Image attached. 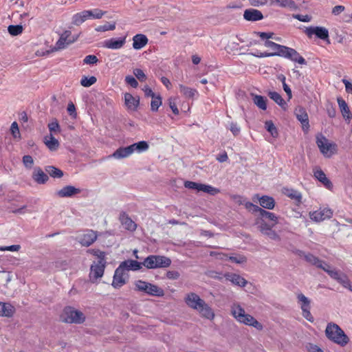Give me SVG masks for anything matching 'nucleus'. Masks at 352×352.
I'll return each mask as SVG.
<instances>
[{
    "instance_id": "f257e3e1",
    "label": "nucleus",
    "mask_w": 352,
    "mask_h": 352,
    "mask_svg": "<svg viewBox=\"0 0 352 352\" xmlns=\"http://www.w3.org/2000/svg\"><path fill=\"white\" fill-rule=\"evenodd\" d=\"M184 301L189 307L197 311L201 317L210 320L214 319L215 315L212 309L197 294H188Z\"/></svg>"
},
{
    "instance_id": "f03ea898",
    "label": "nucleus",
    "mask_w": 352,
    "mask_h": 352,
    "mask_svg": "<svg viewBox=\"0 0 352 352\" xmlns=\"http://www.w3.org/2000/svg\"><path fill=\"white\" fill-rule=\"evenodd\" d=\"M231 314L236 321L241 324L253 327L259 331L263 329V324L252 316L246 314L245 309L237 302H234L232 305Z\"/></svg>"
},
{
    "instance_id": "7ed1b4c3",
    "label": "nucleus",
    "mask_w": 352,
    "mask_h": 352,
    "mask_svg": "<svg viewBox=\"0 0 352 352\" xmlns=\"http://www.w3.org/2000/svg\"><path fill=\"white\" fill-rule=\"evenodd\" d=\"M325 335L329 340L340 346H346L349 342V338L344 331L337 324L333 322L327 324Z\"/></svg>"
},
{
    "instance_id": "20e7f679",
    "label": "nucleus",
    "mask_w": 352,
    "mask_h": 352,
    "mask_svg": "<svg viewBox=\"0 0 352 352\" xmlns=\"http://www.w3.org/2000/svg\"><path fill=\"white\" fill-rule=\"evenodd\" d=\"M63 322L70 324H81L85 320L84 314L74 307H66L60 316Z\"/></svg>"
},
{
    "instance_id": "39448f33",
    "label": "nucleus",
    "mask_w": 352,
    "mask_h": 352,
    "mask_svg": "<svg viewBox=\"0 0 352 352\" xmlns=\"http://www.w3.org/2000/svg\"><path fill=\"white\" fill-rule=\"evenodd\" d=\"M142 264L147 269L164 268L171 265V260L165 256L149 255L144 258Z\"/></svg>"
},
{
    "instance_id": "423d86ee",
    "label": "nucleus",
    "mask_w": 352,
    "mask_h": 352,
    "mask_svg": "<svg viewBox=\"0 0 352 352\" xmlns=\"http://www.w3.org/2000/svg\"><path fill=\"white\" fill-rule=\"evenodd\" d=\"M316 144L321 153L327 158L332 157L338 151V146L334 142H330L322 135L316 137Z\"/></svg>"
},
{
    "instance_id": "0eeeda50",
    "label": "nucleus",
    "mask_w": 352,
    "mask_h": 352,
    "mask_svg": "<svg viewBox=\"0 0 352 352\" xmlns=\"http://www.w3.org/2000/svg\"><path fill=\"white\" fill-rule=\"evenodd\" d=\"M135 285L137 290L144 292L153 296L162 297L164 295V292L162 288L146 281L138 280L135 283Z\"/></svg>"
},
{
    "instance_id": "6e6552de",
    "label": "nucleus",
    "mask_w": 352,
    "mask_h": 352,
    "mask_svg": "<svg viewBox=\"0 0 352 352\" xmlns=\"http://www.w3.org/2000/svg\"><path fill=\"white\" fill-rule=\"evenodd\" d=\"M305 33L309 38H311L313 35H316L317 38L326 41L328 44L330 43L329 38V31L324 27L310 26L306 28L305 30Z\"/></svg>"
},
{
    "instance_id": "1a4fd4ad",
    "label": "nucleus",
    "mask_w": 352,
    "mask_h": 352,
    "mask_svg": "<svg viewBox=\"0 0 352 352\" xmlns=\"http://www.w3.org/2000/svg\"><path fill=\"white\" fill-rule=\"evenodd\" d=\"M327 273L331 278L337 280L344 288L348 289L351 292L352 291L351 281L345 274L342 273L331 267H329V270H327Z\"/></svg>"
},
{
    "instance_id": "9d476101",
    "label": "nucleus",
    "mask_w": 352,
    "mask_h": 352,
    "mask_svg": "<svg viewBox=\"0 0 352 352\" xmlns=\"http://www.w3.org/2000/svg\"><path fill=\"white\" fill-rule=\"evenodd\" d=\"M297 299L302 309L303 317L309 322H314V317L310 312L311 300L302 293L297 294Z\"/></svg>"
},
{
    "instance_id": "9b49d317",
    "label": "nucleus",
    "mask_w": 352,
    "mask_h": 352,
    "mask_svg": "<svg viewBox=\"0 0 352 352\" xmlns=\"http://www.w3.org/2000/svg\"><path fill=\"white\" fill-rule=\"evenodd\" d=\"M279 54H280L281 57L289 59L294 63H298L300 65L307 64L305 59L295 49L285 46L283 50Z\"/></svg>"
},
{
    "instance_id": "f8f14e48",
    "label": "nucleus",
    "mask_w": 352,
    "mask_h": 352,
    "mask_svg": "<svg viewBox=\"0 0 352 352\" xmlns=\"http://www.w3.org/2000/svg\"><path fill=\"white\" fill-rule=\"evenodd\" d=\"M78 39V36H72V32L69 30L63 32L59 37V39L56 43V50H63L68 45L74 43Z\"/></svg>"
},
{
    "instance_id": "ddd939ff",
    "label": "nucleus",
    "mask_w": 352,
    "mask_h": 352,
    "mask_svg": "<svg viewBox=\"0 0 352 352\" xmlns=\"http://www.w3.org/2000/svg\"><path fill=\"white\" fill-rule=\"evenodd\" d=\"M106 263H94L90 267L89 279L94 283L97 279L101 278L104 272Z\"/></svg>"
},
{
    "instance_id": "4468645a",
    "label": "nucleus",
    "mask_w": 352,
    "mask_h": 352,
    "mask_svg": "<svg viewBox=\"0 0 352 352\" xmlns=\"http://www.w3.org/2000/svg\"><path fill=\"white\" fill-rule=\"evenodd\" d=\"M333 215V212L329 208H320L318 210H315L309 212L310 219L316 222H320L327 219H330Z\"/></svg>"
},
{
    "instance_id": "2eb2a0df",
    "label": "nucleus",
    "mask_w": 352,
    "mask_h": 352,
    "mask_svg": "<svg viewBox=\"0 0 352 352\" xmlns=\"http://www.w3.org/2000/svg\"><path fill=\"white\" fill-rule=\"evenodd\" d=\"M126 41V36L119 38H111L104 41L102 47L110 50H120L124 47Z\"/></svg>"
},
{
    "instance_id": "dca6fc26",
    "label": "nucleus",
    "mask_w": 352,
    "mask_h": 352,
    "mask_svg": "<svg viewBox=\"0 0 352 352\" xmlns=\"http://www.w3.org/2000/svg\"><path fill=\"white\" fill-rule=\"evenodd\" d=\"M253 201H258L260 206L267 210H272L275 206V200L272 197L255 194L252 197Z\"/></svg>"
},
{
    "instance_id": "f3484780",
    "label": "nucleus",
    "mask_w": 352,
    "mask_h": 352,
    "mask_svg": "<svg viewBox=\"0 0 352 352\" xmlns=\"http://www.w3.org/2000/svg\"><path fill=\"white\" fill-rule=\"evenodd\" d=\"M97 238L98 234L96 232L92 230H87L81 235L79 242L82 246L89 247L96 241Z\"/></svg>"
},
{
    "instance_id": "a211bd4d",
    "label": "nucleus",
    "mask_w": 352,
    "mask_h": 352,
    "mask_svg": "<svg viewBox=\"0 0 352 352\" xmlns=\"http://www.w3.org/2000/svg\"><path fill=\"white\" fill-rule=\"evenodd\" d=\"M313 172L314 177L321 182L326 188L329 190H331L333 188L332 182L329 179L320 168L315 167Z\"/></svg>"
},
{
    "instance_id": "6ab92c4d",
    "label": "nucleus",
    "mask_w": 352,
    "mask_h": 352,
    "mask_svg": "<svg viewBox=\"0 0 352 352\" xmlns=\"http://www.w3.org/2000/svg\"><path fill=\"white\" fill-rule=\"evenodd\" d=\"M274 226L269 225L267 223L262 221L258 226L260 232L268 236L270 239L274 241H279V235L272 229Z\"/></svg>"
},
{
    "instance_id": "aec40b11",
    "label": "nucleus",
    "mask_w": 352,
    "mask_h": 352,
    "mask_svg": "<svg viewBox=\"0 0 352 352\" xmlns=\"http://www.w3.org/2000/svg\"><path fill=\"white\" fill-rule=\"evenodd\" d=\"M295 114L298 120L301 123L303 131L307 132L309 129V117L303 108L296 109Z\"/></svg>"
},
{
    "instance_id": "412c9836",
    "label": "nucleus",
    "mask_w": 352,
    "mask_h": 352,
    "mask_svg": "<svg viewBox=\"0 0 352 352\" xmlns=\"http://www.w3.org/2000/svg\"><path fill=\"white\" fill-rule=\"evenodd\" d=\"M119 220L124 229L134 232L137 228V224L129 217V215L122 212L120 214Z\"/></svg>"
},
{
    "instance_id": "4be33fe9",
    "label": "nucleus",
    "mask_w": 352,
    "mask_h": 352,
    "mask_svg": "<svg viewBox=\"0 0 352 352\" xmlns=\"http://www.w3.org/2000/svg\"><path fill=\"white\" fill-rule=\"evenodd\" d=\"M126 283V280L124 278V272L121 268V267L118 266V267L115 270L112 286L114 288H120L123 286Z\"/></svg>"
},
{
    "instance_id": "5701e85b",
    "label": "nucleus",
    "mask_w": 352,
    "mask_h": 352,
    "mask_svg": "<svg viewBox=\"0 0 352 352\" xmlns=\"http://www.w3.org/2000/svg\"><path fill=\"white\" fill-rule=\"evenodd\" d=\"M81 192L80 188L73 186H66L56 192V195L59 197H72Z\"/></svg>"
},
{
    "instance_id": "b1692460",
    "label": "nucleus",
    "mask_w": 352,
    "mask_h": 352,
    "mask_svg": "<svg viewBox=\"0 0 352 352\" xmlns=\"http://www.w3.org/2000/svg\"><path fill=\"white\" fill-rule=\"evenodd\" d=\"M305 259L309 263L316 265L317 267L323 270L324 272H327L331 267L328 263L320 260L318 258L311 254L305 255Z\"/></svg>"
},
{
    "instance_id": "393cba45",
    "label": "nucleus",
    "mask_w": 352,
    "mask_h": 352,
    "mask_svg": "<svg viewBox=\"0 0 352 352\" xmlns=\"http://www.w3.org/2000/svg\"><path fill=\"white\" fill-rule=\"evenodd\" d=\"M243 17L248 21H257L263 19L262 12L256 9H246L243 13Z\"/></svg>"
},
{
    "instance_id": "a878e982",
    "label": "nucleus",
    "mask_w": 352,
    "mask_h": 352,
    "mask_svg": "<svg viewBox=\"0 0 352 352\" xmlns=\"http://www.w3.org/2000/svg\"><path fill=\"white\" fill-rule=\"evenodd\" d=\"M179 92L186 99L194 100L199 96V92L196 89H193L182 84H179Z\"/></svg>"
},
{
    "instance_id": "bb28decb",
    "label": "nucleus",
    "mask_w": 352,
    "mask_h": 352,
    "mask_svg": "<svg viewBox=\"0 0 352 352\" xmlns=\"http://www.w3.org/2000/svg\"><path fill=\"white\" fill-rule=\"evenodd\" d=\"M133 47L134 50H139L146 46L148 39L145 34H137L133 37Z\"/></svg>"
},
{
    "instance_id": "cd10ccee",
    "label": "nucleus",
    "mask_w": 352,
    "mask_h": 352,
    "mask_svg": "<svg viewBox=\"0 0 352 352\" xmlns=\"http://www.w3.org/2000/svg\"><path fill=\"white\" fill-rule=\"evenodd\" d=\"M142 263H140L135 260L129 259L122 262L119 266L121 267V268L124 272L125 270L138 271L142 268Z\"/></svg>"
},
{
    "instance_id": "c85d7f7f",
    "label": "nucleus",
    "mask_w": 352,
    "mask_h": 352,
    "mask_svg": "<svg viewBox=\"0 0 352 352\" xmlns=\"http://www.w3.org/2000/svg\"><path fill=\"white\" fill-rule=\"evenodd\" d=\"M224 276L226 280L230 281L233 285L241 287H244L248 283V281L244 278L236 274L228 273Z\"/></svg>"
},
{
    "instance_id": "c756f323",
    "label": "nucleus",
    "mask_w": 352,
    "mask_h": 352,
    "mask_svg": "<svg viewBox=\"0 0 352 352\" xmlns=\"http://www.w3.org/2000/svg\"><path fill=\"white\" fill-rule=\"evenodd\" d=\"M32 179L38 184H44L48 181V175L39 168L36 167L32 173Z\"/></svg>"
},
{
    "instance_id": "7c9ffc66",
    "label": "nucleus",
    "mask_w": 352,
    "mask_h": 352,
    "mask_svg": "<svg viewBox=\"0 0 352 352\" xmlns=\"http://www.w3.org/2000/svg\"><path fill=\"white\" fill-rule=\"evenodd\" d=\"M124 98V104L129 109L133 111L137 109L140 103V99L138 97H134L132 94L126 93Z\"/></svg>"
},
{
    "instance_id": "2f4dec72",
    "label": "nucleus",
    "mask_w": 352,
    "mask_h": 352,
    "mask_svg": "<svg viewBox=\"0 0 352 352\" xmlns=\"http://www.w3.org/2000/svg\"><path fill=\"white\" fill-rule=\"evenodd\" d=\"M127 147L132 155L135 152L140 153L147 151L148 148V144L146 141H140L129 145Z\"/></svg>"
},
{
    "instance_id": "473e14b6",
    "label": "nucleus",
    "mask_w": 352,
    "mask_h": 352,
    "mask_svg": "<svg viewBox=\"0 0 352 352\" xmlns=\"http://www.w3.org/2000/svg\"><path fill=\"white\" fill-rule=\"evenodd\" d=\"M14 311L15 309L11 304L0 302V316L12 317Z\"/></svg>"
},
{
    "instance_id": "72a5a7b5",
    "label": "nucleus",
    "mask_w": 352,
    "mask_h": 352,
    "mask_svg": "<svg viewBox=\"0 0 352 352\" xmlns=\"http://www.w3.org/2000/svg\"><path fill=\"white\" fill-rule=\"evenodd\" d=\"M337 101H338V104L339 105L340 111H341L342 115L344 117V118L346 120H351L352 118V115H351L350 109L348 107L347 103L345 102L344 100H343L341 98H338Z\"/></svg>"
},
{
    "instance_id": "f704fd0d",
    "label": "nucleus",
    "mask_w": 352,
    "mask_h": 352,
    "mask_svg": "<svg viewBox=\"0 0 352 352\" xmlns=\"http://www.w3.org/2000/svg\"><path fill=\"white\" fill-rule=\"evenodd\" d=\"M131 153L127 146L126 147H120L116 149L113 154L108 156V158H114L116 160H120L123 158L128 157L131 155Z\"/></svg>"
},
{
    "instance_id": "c9c22d12",
    "label": "nucleus",
    "mask_w": 352,
    "mask_h": 352,
    "mask_svg": "<svg viewBox=\"0 0 352 352\" xmlns=\"http://www.w3.org/2000/svg\"><path fill=\"white\" fill-rule=\"evenodd\" d=\"M44 143L52 151H56L59 147V142L53 136V134L45 136L44 138Z\"/></svg>"
},
{
    "instance_id": "e433bc0d",
    "label": "nucleus",
    "mask_w": 352,
    "mask_h": 352,
    "mask_svg": "<svg viewBox=\"0 0 352 352\" xmlns=\"http://www.w3.org/2000/svg\"><path fill=\"white\" fill-rule=\"evenodd\" d=\"M283 192L285 195L294 200L297 203H300L302 200L301 193L293 188H285L283 189Z\"/></svg>"
},
{
    "instance_id": "4c0bfd02",
    "label": "nucleus",
    "mask_w": 352,
    "mask_h": 352,
    "mask_svg": "<svg viewBox=\"0 0 352 352\" xmlns=\"http://www.w3.org/2000/svg\"><path fill=\"white\" fill-rule=\"evenodd\" d=\"M268 96L278 104L283 109L285 110L287 107V102L282 96L276 91H269Z\"/></svg>"
},
{
    "instance_id": "58836bf2",
    "label": "nucleus",
    "mask_w": 352,
    "mask_h": 352,
    "mask_svg": "<svg viewBox=\"0 0 352 352\" xmlns=\"http://www.w3.org/2000/svg\"><path fill=\"white\" fill-rule=\"evenodd\" d=\"M264 45L266 47L271 48L272 50H274L273 52H271L274 56H280V54H279L281 51L283 50L285 45H282L278 43H276L273 41L267 40L264 43Z\"/></svg>"
},
{
    "instance_id": "ea45409f",
    "label": "nucleus",
    "mask_w": 352,
    "mask_h": 352,
    "mask_svg": "<svg viewBox=\"0 0 352 352\" xmlns=\"http://www.w3.org/2000/svg\"><path fill=\"white\" fill-rule=\"evenodd\" d=\"M87 10H83L80 12H78L72 16V23L75 25H80L83 22L89 19Z\"/></svg>"
},
{
    "instance_id": "a19ab883",
    "label": "nucleus",
    "mask_w": 352,
    "mask_h": 352,
    "mask_svg": "<svg viewBox=\"0 0 352 352\" xmlns=\"http://www.w3.org/2000/svg\"><path fill=\"white\" fill-rule=\"evenodd\" d=\"M272 3L276 4L282 8L296 9V4L293 0H270Z\"/></svg>"
},
{
    "instance_id": "79ce46f5",
    "label": "nucleus",
    "mask_w": 352,
    "mask_h": 352,
    "mask_svg": "<svg viewBox=\"0 0 352 352\" xmlns=\"http://www.w3.org/2000/svg\"><path fill=\"white\" fill-rule=\"evenodd\" d=\"M254 103L261 109L266 110L267 109V99L260 95H253Z\"/></svg>"
},
{
    "instance_id": "37998d69",
    "label": "nucleus",
    "mask_w": 352,
    "mask_h": 352,
    "mask_svg": "<svg viewBox=\"0 0 352 352\" xmlns=\"http://www.w3.org/2000/svg\"><path fill=\"white\" fill-rule=\"evenodd\" d=\"M45 171L47 173V174L54 178H60L63 175V173L61 170L53 166H46Z\"/></svg>"
},
{
    "instance_id": "c03bdc74",
    "label": "nucleus",
    "mask_w": 352,
    "mask_h": 352,
    "mask_svg": "<svg viewBox=\"0 0 352 352\" xmlns=\"http://www.w3.org/2000/svg\"><path fill=\"white\" fill-rule=\"evenodd\" d=\"M87 12L89 13L87 14L89 19H99L105 14L104 12L98 8L87 10Z\"/></svg>"
},
{
    "instance_id": "a18cd8bd",
    "label": "nucleus",
    "mask_w": 352,
    "mask_h": 352,
    "mask_svg": "<svg viewBox=\"0 0 352 352\" xmlns=\"http://www.w3.org/2000/svg\"><path fill=\"white\" fill-rule=\"evenodd\" d=\"M199 189L200 190V191L208 193L211 195H217L220 192L219 189L214 188L210 185L204 184H201Z\"/></svg>"
},
{
    "instance_id": "49530a36",
    "label": "nucleus",
    "mask_w": 352,
    "mask_h": 352,
    "mask_svg": "<svg viewBox=\"0 0 352 352\" xmlns=\"http://www.w3.org/2000/svg\"><path fill=\"white\" fill-rule=\"evenodd\" d=\"M265 127L273 138H276L278 136V133L277 129L272 120H267L265 122Z\"/></svg>"
},
{
    "instance_id": "de8ad7c7",
    "label": "nucleus",
    "mask_w": 352,
    "mask_h": 352,
    "mask_svg": "<svg viewBox=\"0 0 352 352\" xmlns=\"http://www.w3.org/2000/svg\"><path fill=\"white\" fill-rule=\"evenodd\" d=\"M23 28L21 25H10L8 27V31L12 36H18L23 32Z\"/></svg>"
},
{
    "instance_id": "09e8293b",
    "label": "nucleus",
    "mask_w": 352,
    "mask_h": 352,
    "mask_svg": "<svg viewBox=\"0 0 352 352\" xmlns=\"http://www.w3.org/2000/svg\"><path fill=\"white\" fill-rule=\"evenodd\" d=\"M162 98L160 95L154 96L152 97L151 102V109L152 111H157L159 107L162 105Z\"/></svg>"
},
{
    "instance_id": "8fccbe9b",
    "label": "nucleus",
    "mask_w": 352,
    "mask_h": 352,
    "mask_svg": "<svg viewBox=\"0 0 352 352\" xmlns=\"http://www.w3.org/2000/svg\"><path fill=\"white\" fill-rule=\"evenodd\" d=\"M97 79L95 76H83L80 80V85L85 87H89L96 82Z\"/></svg>"
},
{
    "instance_id": "3c124183",
    "label": "nucleus",
    "mask_w": 352,
    "mask_h": 352,
    "mask_svg": "<svg viewBox=\"0 0 352 352\" xmlns=\"http://www.w3.org/2000/svg\"><path fill=\"white\" fill-rule=\"evenodd\" d=\"M88 252L99 259L98 262L106 263L104 252L96 249L89 250Z\"/></svg>"
},
{
    "instance_id": "603ef678",
    "label": "nucleus",
    "mask_w": 352,
    "mask_h": 352,
    "mask_svg": "<svg viewBox=\"0 0 352 352\" xmlns=\"http://www.w3.org/2000/svg\"><path fill=\"white\" fill-rule=\"evenodd\" d=\"M50 134L60 132V127L56 119H54L47 125Z\"/></svg>"
},
{
    "instance_id": "864d4df0",
    "label": "nucleus",
    "mask_w": 352,
    "mask_h": 352,
    "mask_svg": "<svg viewBox=\"0 0 352 352\" xmlns=\"http://www.w3.org/2000/svg\"><path fill=\"white\" fill-rule=\"evenodd\" d=\"M116 29V23H106L104 25H98L96 28L97 32H106L109 30H114Z\"/></svg>"
},
{
    "instance_id": "5fc2aeb1",
    "label": "nucleus",
    "mask_w": 352,
    "mask_h": 352,
    "mask_svg": "<svg viewBox=\"0 0 352 352\" xmlns=\"http://www.w3.org/2000/svg\"><path fill=\"white\" fill-rule=\"evenodd\" d=\"M22 162L26 168L31 169L33 167L34 161L31 155H26L23 157Z\"/></svg>"
},
{
    "instance_id": "6e6d98bb",
    "label": "nucleus",
    "mask_w": 352,
    "mask_h": 352,
    "mask_svg": "<svg viewBox=\"0 0 352 352\" xmlns=\"http://www.w3.org/2000/svg\"><path fill=\"white\" fill-rule=\"evenodd\" d=\"M10 131L14 138L19 139L21 138L18 124L16 122L12 123Z\"/></svg>"
},
{
    "instance_id": "4d7b16f0",
    "label": "nucleus",
    "mask_w": 352,
    "mask_h": 352,
    "mask_svg": "<svg viewBox=\"0 0 352 352\" xmlns=\"http://www.w3.org/2000/svg\"><path fill=\"white\" fill-rule=\"evenodd\" d=\"M134 76L141 82H144L146 79V76L141 69L136 68L133 69Z\"/></svg>"
},
{
    "instance_id": "13d9d810",
    "label": "nucleus",
    "mask_w": 352,
    "mask_h": 352,
    "mask_svg": "<svg viewBox=\"0 0 352 352\" xmlns=\"http://www.w3.org/2000/svg\"><path fill=\"white\" fill-rule=\"evenodd\" d=\"M201 185V184L197 183L195 182L186 181L184 182L185 188L188 189L196 190L198 192L200 191L199 188H200Z\"/></svg>"
},
{
    "instance_id": "bf43d9fd",
    "label": "nucleus",
    "mask_w": 352,
    "mask_h": 352,
    "mask_svg": "<svg viewBox=\"0 0 352 352\" xmlns=\"http://www.w3.org/2000/svg\"><path fill=\"white\" fill-rule=\"evenodd\" d=\"M98 61V59L95 55H87L85 57L83 60L84 64L87 65H94L96 64Z\"/></svg>"
},
{
    "instance_id": "052dcab7",
    "label": "nucleus",
    "mask_w": 352,
    "mask_h": 352,
    "mask_svg": "<svg viewBox=\"0 0 352 352\" xmlns=\"http://www.w3.org/2000/svg\"><path fill=\"white\" fill-rule=\"evenodd\" d=\"M168 104H169V107L171 109L173 113L175 115H178L179 113V109L177 107L175 98H170L168 99Z\"/></svg>"
},
{
    "instance_id": "680f3d73",
    "label": "nucleus",
    "mask_w": 352,
    "mask_h": 352,
    "mask_svg": "<svg viewBox=\"0 0 352 352\" xmlns=\"http://www.w3.org/2000/svg\"><path fill=\"white\" fill-rule=\"evenodd\" d=\"M21 249L20 245H12L9 246H0V251L18 252Z\"/></svg>"
},
{
    "instance_id": "e2e57ef3",
    "label": "nucleus",
    "mask_w": 352,
    "mask_h": 352,
    "mask_svg": "<svg viewBox=\"0 0 352 352\" xmlns=\"http://www.w3.org/2000/svg\"><path fill=\"white\" fill-rule=\"evenodd\" d=\"M125 82L133 88H136L138 86L137 80L132 76H126L125 77Z\"/></svg>"
},
{
    "instance_id": "0e129e2a",
    "label": "nucleus",
    "mask_w": 352,
    "mask_h": 352,
    "mask_svg": "<svg viewBox=\"0 0 352 352\" xmlns=\"http://www.w3.org/2000/svg\"><path fill=\"white\" fill-rule=\"evenodd\" d=\"M265 219L271 221L272 226H275L278 223L279 217L274 213L270 212Z\"/></svg>"
},
{
    "instance_id": "69168bd1",
    "label": "nucleus",
    "mask_w": 352,
    "mask_h": 352,
    "mask_svg": "<svg viewBox=\"0 0 352 352\" xmlns=\"http://www.w3.org/2000/svg\"><path fill=\"white\" fill-rule=\"evenodd\" d=\"M229 260L236 263H243L246 261V258L243 255H238L236 256H230Z\"/></svg>"
},
{
    "instance_id": "338daca9",
    "label": "nucleus",
    "mask_w": 352,
    "mask_h": 352,
    "mask_svg": "<svg viewBox=\"0 0 352 352\" xmlns=\"http://www.w3.org/2000/svg\"><path fill=\"white\" fill-rule=\"evenodd\" d=\"M245 208L248 210H252V212H254V213L258 212L259 210L261 208V207H259L258 206L255 205V204H252L251 202H249V201H248V202H246L245 204Z\"/></svg>"
},
{
    "instance_id": "774afa93",
    "label": "nucleus",
    "mask_w": 352,
    "mask_h": 352,
    "mask_svg": "<svg viewBox=\"0 0 352 352\" xmlns=\"http://www.w3.org/2000/svg\"><path fill=\"white\" fill-rule=\"evenodd\" d=\"M230 130L234 136H236L240 133L241 129L236 122H231Z\"/></svg>"
}]
</instances>
